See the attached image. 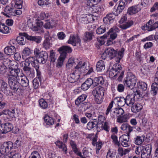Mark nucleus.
<instances>
[{"instance_id": "nucleus-37", "label": "nucleus", "mask_w": 158, "mask_h": 158, "mask_svg": "<svg viewBox=\"0 0 158 158\" xmlns=\"http://www.w3.org/2000/svg\"><path fill=\"white\" fill-rule=\"evenodd\" d=\"M142 125L146 129H150L151 127V123L148 122L146 118H144L142 120Z\"/></svg>"}, {"instance_id": "nucleus-20", "label": "nucleus", "mask_w": 158, "mask_h": 158, "mask_svg": "<svg viewBox=\"0 0 158 158\" xmlns=\"http://www.w3.org/2000/svg\"><path fill=\"white\" fill-rule=\"evenodd\" d=\"M124 110L121 107L115 108L112 112L111 116L112 118L114 119L117 117L124 114Z\"/></svg>"}, {"instance_id": "nucleus-8", "label": "nucleus", "mask_w": 158, "mask_h": 158, "mask_svg": "<svg viewBox=\"0 0 158 158\" xmlns=\"http://www.w3.org/2000/svg\"><path fill=\"white\" fill-rule=\"evenodd\" d=\"M31 20L28 21L27 23L29 27L34 31H37L39 27H41L43 25V23L41 20Z\"/></svg>"}, {"instance_id": "nucleus-52", "label": "nucleus", "mask_w": 158, "mask_h": 158, "mask_svg": "<svg viewBox=\"0 0 158 158\" xmlns=\"http://www.w3.org/2000/svg\"><path fill=\"white\" fill-rule=\"evenodd\" d=\"M60 55L57 60L58 63L56 64V66L58 68H60L62 66L63 62L65 57H64Z\"/></svg>"}, {"instance_id": "nucleus-45", "label": "nucleus", "mask_w": 158, "mask_h": 158, "mask_svg": "<svg viewBox=\"0 0 158 158\" xmlns=\"http://www.w3.org/2000/svg\"><path fill=\"white\" fill-rule=\"evenodd\" d=\"M39 104L40 106L43 109L47 108L48 106L47 102L43 98H41L39 100Z\"/></svg>"}, {"instance_id": "nucleus-11", "label": "nucleus", "mask_w": 158, "mask_h": 158, "mask_svg": "<svg viewBox=\"0 0 158 158\" xmlns=\"http://www.w3.org/2000/svg\"><path fill=\"white\" fill-rule=\"evenodd\" d=\"M141 8L142 6L140 4L132 6L128 8L127 13L130 15L135 14L140 11Z\"/></svg>"}, {"instance_id": "nucleus-22", "label": "nucleus", "mask_w": 158, "mask_h": 158, "mask_svg": "<svg viewBox=\"0 0 158 158\" xmlns=\"http://www.w3.org/2000/svg\"><path fill=\"white\" fill-rule=\"evenodd\" d=\"M134 127H131L127 123H123L121 127V129L127 133V135L130 136V133L133 131Z\"/></svg>"}, {"instance_id": "nucleus-25", "label": "nucleus", "mask_w": 158, "mask_h": 158, "mask_svg": "<svg viewBox=\"0 0 158 158\" xmlns=\"http://www.w3.org/2000/svg\"><path fill=\"white\" fill-rule=\"evenodd\" d=\"M127 4L126 0H120L117 8L116 9L117 13L119 14L122 12Z\"/></svg>"}, {"instance_id": "nucleus-30", "label": "nucleus", "mask_w": 158, "mask_h": 158, "mask_svg": "<svg viewBox=\"0 0 158 158\" xmlns=\"http://www.w3.org/2000/svg\"><path fill=\"white\" fill-rule=\"evenodd\" d=\"M27 37V39L29 40L34 41L37 43H39L41 42V39L39 36H32L29 35L27 33H23Z\"/></svg>"}, {"instance_id": "nucleus-28", "label": "nucleus", "mask_w": 158, "mask_h": 158, "mask_svg": "<svg viewBox=\"0 0 158 158\" xmlns=\"http://www.w3.org/2000/svg\"><path fill=\"white\" fill-rule=\"evenodd\" d=\"M131 110L133 113H137L140 111L143 108V106L139 103H136L131 106Z\"/></svg>"}, {"instance_id": "nucleus-42", "label": "nucleus", "mask_w": 158, "mask_h": 158, "mask_svg": "<svg viewBox=\"0 0 158 158\" xmlns=\"http://www.w3.org/2000/svg\"><path fill=\"white\" fill-rule=\"evenodd\" d=\"M151 90L152 93L155 95L158 90V84L156 82L153 83L151 86Z\"/></svg>"}, {"instance_id": "nucleus-33", "label": "nucleus", "mask_w": 158, "mask_h": 158, "mask_svg": "<svg viewBox=\"0 0 158 158\" xmlns=\"http://www.w3.org/2000/svg\"><path fill=\"white\" fill-rule=\"evenodd\" d=\"M87 96L85 94H82L75 100V103L76 105L79 106L81 103L84 101L86 99Z\"/></svg>"}, {"instance_id": "nucleus-15", "label": "nucleus", "mask_w": 158, "mask_h": 158, "mask_svg": "<svg viewBox=\"0 0 158 158\" xmlns=\"http://www.w3.org/2000/svg\"><path fill=\"white\" fill-rule=\"evenodd\" d=\"M104 89L101 86L96 87L92 91V93L95 97H99L102 98L104 95Z\"/></svg>"}, {"instance_id": "nucleus-18", "label": "nucleus", "mask_w": 158, "mask_h": 158, "mask_svg": "<svg viewBox=\"0 0 158 158\" xmlns=\"http://www.w3.org/2000/svg\"><path fill=\"white\" fill-rule=\"evenodd\" d=\"M18 81L22 86L23 87H27L28 86L29 81L28 80L25 76L21 75L20 77H17Z\"/></svg>"}, {"instance_id": "nucleus-58", "label": "nucleus", "mask_w": 158, "mask_h": 158, "mask_svg": "<svg viewBox=\"0 0 158 158\" xmlns=\"http://www.w3.org/2000/svg\"><path fill=\"white\" fill-rule=\"evenodd\" d=\"M8 61L10 62L8 69H11L12 68H18V64L17 62L14 61H11L10 60H8Z\"/></svg>"}, {"instance_id": "nucleus-63", "label": "nucleus", "mask_w": 158, "mask_h": 158, "mask_svg": "<svg viewBox=\"0 0 158 158\" xmlns=\"http://www.w3.org/2000/svg\"><path fill=\"white\" fill-rule=\"evenodd\" d=\"M31 54L30 50L28 48H25L23 51L22 56H27Z\"/></svg>"}, {"instance_id": "nucleus-40", "label": "nucleus", "mask_w": 158, "mask_h": 158, "mask_svg": "<svg viewBox=\"0 0 158 158\" xmlns=\"http://www.w3.org/2000/svg\"><path fill=\"white\" fill-rule=\"evenodd\" d=\"M94 36L92 32H86L85 33L84 39L85 41H90L92 39Z\"/></svg>"}, {"instance_id": "nucleus-21", "label": "nucleus", "mask_w": 158, "mask_h": 158, "mask_svg": "<svg viewBox=\"0 0 158 158\" xmlns=\"http://www.w3.org/2000/svg\"><path fill=\"white\" fill-rule=\"evenodd\" d=\"M0 89L6 95L10 96L13 95L12 92H10L9 90L7 84L3 81H2Z\"/></svg>"}, {"instance_id": "nucleus-16", "label": "nucleus", "mask_w": 158, "mask_h": 158, "mask_svg": "<svg viewBox=\"0 0 158 158\" xmlns=\"http://www.w3.org/2000/svg\"><path fill=\"white\" fill-rule=\"evenodd\" d=\"M58 51L60 53V55L64 57H66L67 53H71L72 49L71 47L67 46H63L58 49Z\"/></svg>"}, {"instance_id": "nucleus-35", "label": "nucleus", "mask_w": 158, "mask_h": 158, "mask_svg": "<svg viewBox=\"0 0 158 158\" xmlns=\"http://www.w3.org/2000/svg\"><path fill=\"white\" fill-rule=\"evenodd\" d=\"M44 120L46 124L48 125H52L54 124V119L48 115H45L44 117Z\"/></svg>"}, {"instance_id": "nucleus-47", "label": "nucleus", "mask_w": 158, "mask_h": 158, "mask_svg": "<svg viewBox=\"0 0 158 158\" xmlns=\"http://www.w3.org/2000/svg\"><path fill=\"white\" fill-rule=\"evenodd\" d=\"M96 120V119H95ZM98 124V122L95 121L93 122H89L87 124V128L89 130H91L94 127H96Z\"/></svg>"}, {"instance_id": "nucleus-51", "label": "nucleus", "mask_w": 158, "mask_h": 158, "mask_svg": "<svg viewBox=\"0 0 158 158\" xmlns=\"http://www.w3.org/2000/svg\"><path fill=\"white\" fill-rule=\"evenodd\" d=\"M8 70V68L4 65L0 66V73L1 74H5L7 76Z\"/></svg>"}, {"instance_id": "nucleus-46", "label": "nucleus", "mask_w": 158, "mask_h": 158, "mask_svg": "<svg viewBox=\"0 0 158 158\" xmlns=\"http://www.w3.org/2000/svg\"><path fill=\"white\" fill-rule=\"evenodd\" d=\"M52 44L50 43L49 38H47L44 41L43 45L45 49H47L50 48Z\"/></svg>"}, {"instance_id": "nucleus-54", "label": "nucleus", "mask_w": 158, "mask_h": 158, "mask_svg": "<svg viewBox=\"0 0 158 158\" xmlns=\"http://www.w3.org/2000/svg\"><path fill=\"white\" fill-rule=\"evenodd\" d=\"M99 0H88L87 3L88 6L92 7L97 5L99 2Z\"/></svg>"}, {"instance_id": "nucleus-24", "label": "nucleus", "mask_w": 158, "mask_h": 158, "mask_svg": "<svg viewBox=\"0 0 158 158\" xmlns=\"http://www.w3.org/2000/svg\"><path fill=\"white\" fill-rule=\"evenodd\" d=\"M23 33H19L20 35L17 37L16 39L17 42L20 44L22 45H24L26 43L27 37Z\"/></svg>"}, {"instance_id": "nucleus-17", "label": "nucleus", "mask_w": 158, "mask_h": 158, "mask_svg": "<svg viewBox=\"0 0 158 158\" xmlns=\"http://www.w3.org/2000/svg\"><path fill=\"white\" fill-rule=\"evenodd\" d=\"M152 151V147L150 145L146 146L143 148L141 154V158H149L150 157Z\"/></svg>"}, {"instance_id": "nucleus-13", "label": "nucleus", "mask_w": 158, "mask_h": 158, "mask_svg": "<svg viewBox=\"0 0 158 158\" xmlns=\"http://www.w3.org/2000/svg\"><path fill=\"white\" fill-rule=\"evenodd\" d=\"M128 135H123L120 136L119 138V143H121L123 147H127L130 146V142Z\"/></svg>"}, {"instance_id": "nucleus-59", "label": "nucleus", "mask_w": 158, "mask_h": 158, "mask_svg": "<svg viewBox=\"0 0 158 158\" xmlns=\"http://www.w3.org/2000/svg\"><path fill=\"white\" fill-rule=\"evenodd\" d=\"M50 3L48 0H39L38 2V4L40 6H47Z\"/></svg>"}, {"instance_id": "nucleus-34", "label": "nucleus", "mask_w": 158, "mask_h": 158, "mask_svg": "<svg viewBox=\"0 0 158 158\" xmlns=\"http://www.w3.org/2000/svg\"><path fill=\"white\" fill-rule=\"evenodd\" d=\"M105 68V65L104 64L103 60L99 61L97 64L96 69L98 71L100 72L102 70H104Z\"/></svg>"}, {"instance_id": "nucleus-6", "label": "nucleus", "mask_w": 158, "mask_h": 158, "mask_svg": "<svg viewBox=\"0 0 158 158\" xmlns=\"http://www.w3.org/2000/svg\"><path fill=\"white\" fill-rule=\"evenodd\" d=\"M8 82L10 89L13 92H16L19 89L20 85L16 79L13 77H9L8 78Z\"/></svg>"}, {"instance_id": "nucleus-61", "label": "nucleus", "mask_w": 158, "mask_h": 158, "mask_svg": "<svg viewBox=\"0 0 158 158\" xmlns=\"http://www.w3.org/2000/svg\"><path fill=\"white\" fill-rule=\"evenodd\" d=\"M40 81V79L37 78H35L33 81V83L34 88L35 89H37L39 85V81Z\"/></svg>"}, {"instance_id": "nucleus-64", "label": "nucleus", "mask_w": 158, "mask_h": 158, "mask_svg": "<svg viewBox=\"0 0 158 158\" xmlns=\"http://www.w3.org/2000/svg\"><path fill=\"white\" fill-rule=\"evenodd\" d=\"M147 85L144 82H142L139 84V88L142 89V91H145L147 89Z\"/></svg>"}, {"instance_id": "nucleus-23", "label": "nucleus", "mask_w": 158, "mask_h": 158, "mask_svg": "<svg viewBox=\"0 0 158 158\" xmlns=\"http://www.w3.org/2000/svg\"><path fill=\"white\" fill-rule=\"evenodd\" d=\"M80 42L81 40L79 36H75L73 35H70L68 42V43L71 44L74 46H76L77 44H80Z\"/></svg>"}, {"instance_id": "nucleus-60", "label": "nucleus", "mask_w": 158, "mask_h": 158, "mask_svg": "<svg viewBox=\"0 0 158 158\" xmlns=\"http://www.w3.org/2000/svg\"><path fill=\"white\" fill-rule=\"evenodd\" d=\"M116 17V15L114 14L113 13H110L107 15L104 18L103 20H114Z\"/></svg>"}, {"instance_id": "nucleus-62", "label": "nucleus", "mask_w": 158, "mask_h": 158, "mask_svg": "<svg viewBox=\"0 0 158 158\" xmlns=\"http://www.w3.org/2000/svg\"><path fill=\"white\" fill-rule=\"evenodd\" d=\"M111 138L113 140V142L115 144L118 146L120 145L119 141L118 140L117 137L114 134H113L112 135Z\"/></svg>"}, {"instance_id": "nucleus-2", "label": "nucleus", "mask_w": 158, "mask_h": 158, "mask_svg": "<svg viewBox=\"0 0 158 158\" xmlns=\"http://www.w3.org/2000/svg\"><path fill=\"white\" fill-rule=\"evenodd\" d=\"M125 49L122 48L121 50L118 52L112 48H108L103 53V56L106 55L110 57V58H114V60L117 63H119L121 59L123 56Z\"/></svg>"}, {"instance_id": "nucleus-7", "label": "nucleus", "mask_w": 158, "mask_h": 158, "mask_svg": "<svg viewBox=\"0 0 158 158\" xmlns=\"http://www.w3.org/2000/svg\"><path fill=\"white\" fill-rule=\"evenodd\" d=\"M13 146V144L11 141L5 142L2 145L0 152L2 154L6 155L10 152Z\"/></svg>"}, {"instance_id": "nucleus-12", "label": "nucleus", "mask_w": 158, "mask_h": 158, "mask_svg": "<svg viewBox=\"0 0 158 158\" xmlns=\"http://www.w3.org/2000/svg\"><path fill=\"white\" fill-rule=\"evenodd\" d=\"M20 69L18 68H12L11 69H9L7 73V76L9 77H15V79H17V77H20Z\"/></svg>"}, {"instance_id": "nucleus-32", "label": "nucleus", "mask_w": 158, "mask_h": 158, "mask_svg": "<svg viewBox=\"0 0 158 158\" xmlns=\"http://www.w3.org/2000/svg\"><path fill=\"white\" fill-rule=\"evenodd\" d=\"M144 136H137L134 139V143L136 145L141 144L144 141Z\"/></svg>"}, {"instance_id": "nucleus-57", "label": "nucleus", "mask_w": 158, "mask_h": 158, "mask_svg": "<svg viewBox=\"0 0 158 158\" xmlns=\"http://www.w3.org/2000/svg\"><path fill=\"white\" fill-rule=\"evenodd\" d=\"M116 153V151H111L109 150L107 152L106 158H115Z\"/></svg>"}, {"instance_id": "nucleus-19", "label": "nucleus", "mask_w": 158, "mask_h": 158, "mask_svg": "<svg viewBox=\"0 0 158 158\" xmlns=\"http://www.w3.org/2000/svg\"><path fill=\"white\" fill-rule=\"evenodd\" d=\"M135 96L133 94H128L125 98V103L126 105L131 107L133 105L136 100H135Z\"/></svg>"}, {"instance_id": "nucleus-44", "label": "nucleus", "mask_w": 158, "mask_h": 158, "mask_svg": "<svg viewBox=\"0 0 158 158\" xmlns=\"http://www.w3.org/2000/svg\"><path fill=\"white\" fill-rule=\"evenodd\" d=\"M130 151L129 149H125L124 150L122 148H119L118 149V153L121 156H122L128 153Z\"/></svg>"}, {"instance_id": "nucleus-29", "label": "nucleus", "mask_w": 158, "mask_h": 158, "mask_svg": "<svg viewBox=\"0 0 158 158\" xmlns=\"http://www.w3.org/2000/svg\"><path fill=\"white\" fill-rule=\"evenodd\" d=\"M93 80V87H95L99 84L102 85L104 83V80L103 77L100 76L95 77Z\"/></svg>"}, {"instance_id": "nucleus-9", "label": "nucleus", "mask_w": 158, "mask_h": 158, "mask_svg": "<svg viewBox=\"0 0 158 158\" xmlns=\"http://www.w3.org/2000/svg\"><path fill=\"white\" fill-rule=\"evenodd\" d=\"M13 128L12 125L10 123L1 124L0 126V134L6 133L11 131Z\"/></svg>"}, {"instance_id": "nucleus-26", "label": "nucleus", "mask_w": 158, "mask_h": 158, "mask_svg": "<svg viewBox=\"0 0 158 158\" xmlns=\"http://www.w3.org/2000/svg\"><path fill=\"white\" fill-rule=\"evenodd\" d=\"M16 51V49L14 46L11 45L6 47L4 49L5 53L8 55L13 54Z\"/></svg>"}, {"instance_id": "nucleus-1", "label": "nucleus", "mask_w": 158, "mask_h": 158, "mask_svg": "<svg viewBox=\"0 0 158 158\" xmlns=\"http://www.w3.org/2000/svg\"><path fill=\"white\" fill-rule=\"evenodd\" d=\"M86 64L85 62L79 61L72 70V73L68 77V80L71 83L75 82L79 78L81 73H84L87 72L86 68Z\"/></svg>"}, {"instance_id": "nucleus-5", "label": "nucleus", "mask_w": 158, "mask_h": 158, "mask_svg": "<svg viewBox=\"0 0 158 158\" xmlns=\"http://www.w3.org/2000/svg\"><path fill=\"white\" fill-rule=\"evenodd\" d=\"M34 53L40 63L44 64L46 62L48 58V54L45 51H41L36 48L35 49Z\"/></svg>"}, {"instance_id": "nucleus-27", "label": "nucleus", "mask_w": 158, "mask_h": 158, "mask_svg": "<svg viewBox=\"0 0 158 158\" xmlns=\"http://www.w3.org/2000/svg\"><path fill=\"white\" fill-rule=\"evenodd\" d=\"M114 101L117 102L119 107L123 106L125 104H126L125 98L123 97H116L114 98Z\"/></svg>"}, {"instance_id": "nucleus-53", "label": "nucleus", "mask_w": 158, "mask_h": 158, "mask_svg": "<svg viewBox=\"0 0 158 158\" xmlns=\"http://www.w3.org/2000/svg\"><path fill=\"white\" fill-rule=\"evenodd\" d=\"M106 28L105 26L102 25L97 29L96 30V32L97 34L100 35L104 33L106 31Z\"/></svg>"}, {"instance_id": "nucleus-56", "label": "nucleus", "mask_w": 158, "mask_h": 158, "mask_svg": "<svg viewBox=\"0 0 158 158\" xmlns=\"http://www.w3.org/2000/svg\"><path fill=\"white\" fill-rule=\"evenodd\" d=\"M15 3L14 5L16 8L20 9L22 7V4L23 3L22 0H15Z\"/></svg>"}, {"instance_id": "nucleus-55", "label": "nucleus", "mask_w": 158, "mask_h": 158, "mask_svg": "<svg viewBox=\"0 0 158 158\" xmlns=\"http://www.w3.org/2000/svg\"><path fill=\"white\" fill-rule=\"evenodd\" d=\"M28 158H41L40 153L37 151H34L31 153Z\"/></svg>"}, {"instance_id": "nucleus-39", "label": "nucleus", "mask_w": 158, "mask_h": 158, "mask_svg": "<svg viewBox=\"0 0 158 158\" xmlns=\"http://www.w3.org/2000/svg\"><path fill=\"white\" fill-rule=\"evenodd\" d=\"M0 32L4 34H6L9 32V27L3 23L0 24Z\"/></svg>"}, {"instance_id": "nucleus-38", "label": "nucleus", "mask_w": 158, "mask_h": 158, "mask_svg": "<svg viewBox=\"0 0 158 158\" xmlns=\"http://www.w3.org/2000/svg\"><path fill=\"white\" fill-rule=\"evenodd\" d=\"M119 31V29L117 27H115L114 29H113L112 28H111L109 30V31L106 34H105L104 35L101 36V38L102 39H103L106 38L109 35V34L111 33V32H116V33L117 32H118Z\"/></svg>"}, {"instance_id": "nucleus-4", "label": "nucleus", "mask_w": 158, "mask_h": 158, "mask_svg": "<svg viewBox=\"0 0 158 158\" xmlns=\"http://www.w3.org/2000/svg\"><path fill=\"white\" fill-rule=\"evenodd\" d=\"M22 13V11L20 10H15L12 8L11 5L6 6L5 8L4 12H2L7 18H11L12 16L16 15H20Z\"/></svg>"}, {"instance_id": "nucleus-31", "label": "nucleus", "mask_w": 158, "mask_h": 158, "mask_svg": "<svg viewBox=\"0 0 158 158\" xmlns=\"http://www.w3.org/2000/svg\"><path fill=\"white\" fill-rule=\"evenodd\" d=\"M117 122L120 123L127 121L128 116L127 114H123L117 117Z\"/></svg>"}, {"instance_id": "nucleus-14", "label": "nucleus", "mask_w": 158, "mask_h": 158, "mask_svg": "<svg viewBox=\"0 0 158 158\" xmlns=\"http://www.w3.org/2000/svg\"><path fill=\"white\" fill-rule=\"evenodd\" d=\"M48 14H45L44 12H42L40 14L34 13L33 14L31 17L29 19V20L31 19L35 20H44L48 18L49 16Z\"/></svg>"}, {"instance_id": "nucleus-49", "label": "nucleus", "mask_w": 158, "mask_h": 158, "mask_svg": "<svg viewBox=\"0 0 158 158\" xmlns=\"http://www.w3.org/2000/svg\"><path fill=\"white\" fill-rule=\"evenodd\" d=\"M118 63H117L114 64L112 68L113 70L115 71V73H116V72H118L119 73L122 69L121 66Z\"/></svg>"}, {"instance_id": "nucleus-41", "label": "nucleus", "mask_w": 158, "mask_h": 158, "mask_svg": "<svg viewBox=\"0 0 158 158\" xmlns=\"http://www.w3.org/2000/svg\"><path fill=\"white\" fill-rule=\"evenodd\" d=\"M24 73L25 75L30 77H32L33 75V73L31 70V68H26V69H23Z\"/></svg>"}, {"instance_id": "nucleus-48", "label": "nucleus", "mask_w": 158, "mask_h": 158, "mask_svg": "<svg viewBox=\"0 0 158 158\" xmlns=\"http://www.w3.org/2000/svg\"><path fill=\"white\" fill-rule=\"evenodd\" d=\"M48 20H47V21H46L44 26V27L46 29L52 28L53 27L54 25V23H53V21L51 20V22H48Z\"/></svg>"}, {"instance_id": "nucleus-36", "label": "nucleus", "mask_w": 158, "mask_h": 158, "mask_svg": "<svg viewBox=\"0 0 158 158\" xmlns=\"http://www.w3.org/2000/svg\"><path fill=\"white\" fill-rule=\"evenodd\" d=\"M148 22H151V23H150L149 24L150 27L149 30L150 31H153L158 27V22H154V20H149Z\"/></svg>"}, {"instance_id": "nucleus-50", "label": "nucleus", "mask_w": 158, "mask_h": 158, "mask_svg": "<svg viewBox=\"0 0 158 158\" xmlns=\"http://www.w3.org/2000/svg\"><path fill=\"white\" fill-rule=\"evenodd\" d=\"M4 114H5L9 115L10 117L13 118L15 117V110H6L4 111Z\"/></svg>"}, {"instance_id": "nucleus-3", "label": "nucleus", "mask_w": 158, "mask_h": 158, "mask_svg": "<svg viewBox=\"0 0 158 158\" xmlns=\"http://www.w3.org/2000/svg\"><path fill=\"white\" fill-rule=\"evenodd\" d=\"M136 83V78L135 76L132 73H127V76L123 80L124 86L131 89L135 85Z\"/></svg>"}, {"instance_id": "nucleus-43", "label": "nucleus", "mask_w": 158, "mask_h": 158, "mask_svg": "<svg viewBox=\"0 0 158 158\" xmlns=\"http://www.w3.org/2000/svg\"><path fill=\"white\" fill-rule=\"evenodd\" d=\"M55 143L59 148H62L63 150L64 151L65 153H66L67 148L65 145L64 144H63L62 142H61L60 140H58L57 141L55 142Z\"/></svg>"}, {"instance_id": "nucleus-10", "label": "nucleus", "mask_w": 158, "mask_h": 158, "mask_svg": "<svg viewBox=\"0 0 158 158\" xmlns=\"http://www.w3.org/2000/svg\"><path fill=\"white\" fill-rule=\"evenodd\" d=\"M116 25L122 29H126L131 26L133 23L132 20H119Z\"/></svg>"}]
</instances>
